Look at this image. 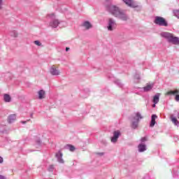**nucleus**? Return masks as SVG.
Listing matches in <instances>:
<instances>
[{"instance_id": "nucleus-1", "label": "nucleus", "mask_w": 179, "mask_h": 179, "mask_svg": "<svg viewBox=\"0 0 179 179\" xmlns=\"http://www.w3.org/2000/svg\"><path fill=\"white\" fill-rule=\"evenodd\" d=\"M106 9L109 13H111V15L115 16V17H118V19H120L124 22H127V20L129 19L124 10H120L117 6L111 4V1L110 0L106 1Z\"/></svg>"}, {"instance_id": "nucleus-2", "label": "nucleus", "mask_w": 179, "mask_h": 179, "mask_svg": "<svg viewBox=\"0 0 179 179\" xmlns=\"http://www.w3.org/2000/svg\"><path fill=\"white\" fill-rule=\"evenodd\" d=\"M161 36L162 37H164V38L167 39L169 43H171L175 45H179V38L173 36V34H171L170 32H162Z\"/></svg>"}, {"instance_id": "nucleus-3", "label": "nucleus", "mask_w": 179, "mask_h": 179, "mask_svg": "<svg viewBox=\"0 0 179 179\" xmlns=\"http://www.w3.org/2000/svg\"><path fill=\"white\" fill-rule=\"evenodd\" d=\"M143 116H142V115H141V113L137 112L136 113L135 116H133L131 118V128L133 129H136V128H138V127H139V122H140V120H143Z\"/></svg>"}, {"instance_id": "nucleus-4", "label": "nucleus", "mask_w": 179, "mask_h": 179, "mask_svg": "<svg viewBox=\"0 0 179 179\" xmlns=\"http://www.w3.org/2000/svg\"><path fill=\"white\" fill-rule=\"evenodd\" d=\"M154 23L157 24V26H164V27H167V26H169L167 20H166L164 17L160 16H156L155 17Z\"/></svg>"}, {"instance_id": "nucleus-5", "label": "nucleus", "mask_w": 179, "mask_h": 179, "mask_svg": "<svg viewBox=\"0 0 179 179\" xmlns=\"http://www.w3.org/2000/svg\"><path fill=\"white\" fill-rule=\"evenodd\" d=\"M115 27H117L115 21L113 18H109L108 30H109V31H113Z\"/></svg>"}, {"instance_id": "nucleus-6", "label": "nucleus", "mask_w": 179, "mask_h": 179, "mask_svg": "<svg viewBox=\"0 0 179 179\" xmlns=\"http://www.w3.org/2000/svg\"><path fill=\"white\" fill-rule=\"evenodd\" d=\"M121 136V131H115L113 132V136L111 137V142L113 143H116L117 141H118V138Z\"/></svg>"}, {"instance_id": "nucleus-7", "label": "nucleus", "mask_w": 179, "mask_h": 179, "mask_svg": "<svg viewBox=\"0 0 179 179\" xmlns=\"http://www.w3.org/2000/svg\"><path fill=\"white\" fill-rule=\"evenodd\" d=\"M179 90H175L174 91L171 90L166 92L167 96H171L176 94L175 100L176 101H179Z\"/></svg>"}, {"instance_id": "nucleus-8", "label": "nucleus", "mask_w": 179, "mask_h": 179, "mask_svg": "<svg viewBox=\"0 0 179 179\" xmlns=\"http://www.w3.org/2000/svg\"><path fill=\"white\" fill-rule=\"evenodd\" d=\"M127 6H129L130 8H138V4L135 3V1L132 0H122Z\"/></svg>"}, {"instance_id": "nucleus-9", "label": "nucleus", "mask_w": 179, "mask_h": 179, "mask_svg": "<svg viewBox=\"0 0 179 179\" xmlns=\"http://www.w3.org/2000/svg\"><path fill=\"white\" fill-rule=\"evenodd\" d=\"M50 72L51 73V75H52L53 76H57L58 75H59V71L58 69H57V68H55V66H52V67L50 69Z\"/></svg>"}, {"instance_id": "nucleus-10", "label": "nucleus", "mask_w": 179, "mask_h": 179, "mask_svg": "<svg viewBox=\"0 0 179 179\" xmlns=\"http://www.w3.org/2000/svg\"><path fill=\"white\" fill-rule=\"evenodd\" d=\"M154 87H155L154 83L147 84V85L143 88V90L145 92H150Z\"/></svg>"}, {"instance_id": "nucleus-11", "label": "nucleus", "mask_w": 179, "mask_h": 179, "mask_svg": "<svg viewBox=\"0 0 179 179\" xmlns=\"http://www.w3.org/2000/svg\"><path fill=\"white\" fill-rule=\"evenodd\" d=\"M156 118H157V116L156 115H152L151 121L150 122V128H153V127H155L156 124Z\"/></svg>"}, {"instance_id": "nucleus-12", "label": "nucleus", "mask_w": 179, "mask_h": 179, "mask_svg": "<svg viewBox=\"0 0 179 179\" xmlns=\"http://www.w3.org/2000/svg\"><path fill=\"white\" fill-rule=\"evenodd\" d=\"M16 120V114H11L8 117V124H12V122H15Z\"/></svg>"}, {"instance_id": "nucleus-13", "label": "nucleus", "mask_w": 179, "mask_h": 179, "mask_svg": "<svg viewBox=\"0 0 179 179\" xmlns=\"http://www.w3.org/2000/svg\"><path fill=\"white\" fill-rule=\"evenodd\" d=\"M83 27H85V29L87 30H89V29H92V27H93V25H92V24L90 23V22L89 21H85L83 24H82Z\"/></svg>"}, {"instance_id": "nucleus-14", "label": "nucleus", "mask_w": 179, "mask_h": 179, "mask_svg": "<svg viewBox=\"0 0 179 179\" xmlns=\"http://www.w3.org/2000/svg\"><path fill=\"white\" fill-rule=\"evenodd\" d=\"M59 24V21L58 20H54L53 21L50 22V26L51 27H53L54 29H57Z\"/></svg>"}, {"instance_id": "nucleus-15", "label": "nucleus", "mask_w": 179, "mask_h": 179, "mask_svg": "<svg viewBox=\"0 0 179 179\" xmlns=\"http://www.w3.org/2000/svg\"><path fill=\"white\" fill-rule=\"evenodd\" d=\"M159 100H160V93H157L153 96L152 103L154 104H157V103H159Z\"/></svg>"}, {"instance_id": "nucleus-16", "label": "nucleus", "mask_w": 179, "mask_h": 179, "mask_svg": "<svg viewBox=\"0 0 179 179\" xmlns=\"http://www.w3.org/2000/svg\"><path fill=\"white\" fill-rule=\"evenodd\" d=\"M138 152H140V153H142V152H145L146 150V145L141 143L138 145Z\"/></svg>"}, {"instance_id": "nucleus-17", "label": "nucleus", "mask_w": 179, "mask_h": 179, "mask_svg": "<svg viewBox=\"0 0 179 179\" xmlns=\"http://www.w3.org/2000/svg\"><path fill=\"white\" fill-rule=\"evenodd\" d=\"M62 152L59 151L58 153H56V157L59 162V163H64V159H62Z\"/></svg>"}, {"instance_id": "nucleus-18", "label": "nucleus", "mask_w": 179, "mask_h": 179, "mask_svg": "<svg viewBox=\"0 0 179 179\" xmlns=\"http://www.w3.org/2000/svg\"><path fill=\"white\" fill-rule=\"evenodd\" d=\"M38 99L40 100H42V99H44L45 97V91L41 90L38 92Z\"/></svg>"}, {"instance_id": "nucleus-19", "label": "nucleus", "mask_w": 179, "mask_h": 179, "mask_svg": "<svg viewBox=\"0 0 179 179\" xmlns=\"http://www.w3.org/2000/svg\"><path fill=\"white\" fill-rule=\"evenodd\" d=\"M3 100L6 103H10L12 101V98L10 97V95L5 94L3 95Z\"/></svg>"}, {"instance_id": "nucleus-20", "label": "nucleus", "mask_w": 179, "mask_h": 179, "mask_svg": "<svg viewBox=\"0 0 179 179\" xmlns=\"http://www.w3.org/2000/svg\"><path fill=\"white\" fill-rule=\"evenodd\" d=\"M64 149H68L70 152H75L76 148L71 144H67L64 146Z\"/></svg>"}, {"instance_id": "nucleus-21", "label": "nucleus", "mask_w": 179, "mask_h": 179, "mask_svg": "<svg viewBox=\"0 0 179 179\" xmlns=\"http://www.w3.org/2000/svg\"><path fill=\"white\" fill-rule=\"evenodd\" d=\"M171 120L172 122L174 123V125L179 127V121L177 120V118H176V117H173V115H171Z\"/></svg>"}, {"instance_id": "nucleus-22", "label": "nucleus", "mask_w": 179, "mask_h": 179, "mask_svg": "<svg viewBox=\"0 0 179 179\" xmlns=\"http://www.w3.org/2000/svg\"><path fill=\"white\" fill-rule=\"evenodd\" d=\"M114 83H115V85H117L119 87H124V84L121 83V80H116L114 81Z\"/></svg>"}, {"instance_id": "nucleus-23", "label": "nucleus", "mask_w": 179, "mask_h": 179, "mask_svg": "<svg viewBox=\"0 0 179 179\" xmlns=\"http://www.w3.org/2000/svg\"><path fill=\"white\" fill-rule=\"evenodd\" d=\"M10 36L12 37H17V31L13 30L10 32Z\"/></svg>"}, {"instance_id": "nucleus-24", "label": "nucleus", "mask_w": 179, "mask_h": 179, "mask_svg": "<svg viewBox=\"0 0 179 179\" xmlns=\"http://www.w3.org/2000/svg\"><path fill=\"white\" fill-rule=\"evenodd\" d=\"M173 15L179 19V10H173Z\"/></svg>"}, {"instance_id": "nucleus-25", "label": "nucleus", "mask_w": 179, "mask_h": 179, "mask_svg": "<svg viewBox=\"0 0 179 179\" xmlns=\"http://www.w3.org/2000/svg\"><path fill=\"white\" fill-rule=\"evenodd\" d=\"M147 141H148V137H146V136L142 137V138H141V143H143L146 142Z\"/></svg>"}, {"instance_id": "nucleus-26", "label": "nucleus", "mask_w": 179, "mask_h": 179, "mask_svg": "<svg viewBox=\"0 0 179 179\" xmlns=\"http://www.w3.org/2000/svg\"><path fill=\"white\" fill-rule=\"evenodd\" d=\"M48 171H54V165H50L48 167Z\"/></svg>"}, {"instance_id": "nucleus-27", "label": "nucleus", "mask_w": 179, "mask_h": 179, "mask_svg": "<svg viewBox=\"0 0 179 179\" xmlns=\"http://www.w3.org/2000/svg\"><path fill=\"white\" fill-rule=\"evenodd\" d=\"M34 43V44H36V45H38V47H41V45L40 41H35Z\"/></svg>"}, {"instance_id": "nucleus-28", "label": "nucleus", "mask_w": 179, "mask_h": 179, "mask_svg": "<svg viewBox=\"0 0 179 179\" xmlns=\"http://www.w3.org/2000/svg\"><path fill=\"white\" fill-rule=\"evenodd\" d=\"M2 5H3V0H0V9H2Z\"/></svg>"}, {"instance_id": "nucleus-29", "label": "nucleus", "mask_w": 179, "mask_h": 179, "mask_svg": "<svg viewBox=\"0 0 179 179\" xmlns=\"http://www.w3.org/2000/svg\"><path fill=\"white\" fill-rule=\"evenodd\" d=\"M48 16L49 17H55V15L54 13H52V14L48 15Z\"/></svg>"}, {"instance_id": "nucleus-30", "label": "nucleus", "mask_w": 179, "mask_h": 179, "mask_svg": "<svg viewBox=\"0 0 179 179\" xmlns=\"http://www.w3.org/2000/svg\"><path fill=\"white\" fill-rule=\"evenodd\" d=\"M3 163V158L2 157H0V164Z\"/></svg>"}, {"instance_id": "nucleus-31", "label": "nucleus", "mask_w": 179, "mask_h": 179, "mask_svg": "<svg viewBox=\"0 0 179 179\" xmlns=\"http://www.w3.org/2000/svg\"><path fill=\"white\" fill-rule=\"evenodd\" d=\"M36 143H38V145H41V140H37Z\"/></svg>"}, {"instance_id": "nucleus-32", "label": "nucleus", "mask_w": 179, "mask_h": 179, "mask_svg": "<svg viewBox=\"0 0 179 179\" xmlns=\"http://www.w3.org/2000/svg\"><path fill=\"white\" fill-rule=\"evenodd\" d=\"M0 179H6V177H5L2 175H0Z\"/></svg>"}, {"instance_id": "nucleus-33", "label": "nucleus", "mask_w": 179, "mask_h": 179, "mask_svg": "<svg viewBox=\"0 0 179 179\" xmlns=\"http://www.w3.org/2000/svg\"><path fill=\"white\" fill-rule=\"evenodd\" d=\"M98 155H99V156H103L104 155V152H98Z\"/></svg>"}, {"instance_id": "nucleus-34", "label": "nucleus", "mask_w": 179, "mask_h": 179, "mask_svg": "<svg viewBox=\"0 0 179 179\" xmlns=\"http://www.w3.org/2000/svg\"><path fill=\"white\" fill-rule=\"evenodd\" d=\"M26 122H27V121H22V124H26Z\"/></svg>"}, {"instance_id": "nucleus-35", "label": "nucleus", "mask_w": 179, "mask_h": 179, "mask_svg": "<svg viewBox=\"0 0 179 179\" xmlns=\"http://www.w3.org/2000/svg\"><path fill=\"white\" fill-rule=\"evenodd\" d=\"M69 50V48H66V51L68 52Z\"/></svg>"}, {"instance_id": "nucleus-36", "label": "nucleus", "mask_w": 179, "mask_h": 179, "mask_svg": "<svg viewBox=\"0 0 179 179\" xmlns=\"http://www.w3.org/2000/svg\"><path fill=\"white\" fill-rule=\"evenodd\" d=\"M30 117L31 118H33V113H31Z\"/></svg>"}, {"instance_id": "nucleus-37", "label": "nucleus", "mask_w": 179, "mask_h": 179, "mask_svg": "<svg viewBox=\"0 0 179 179\" xmlns=\"http://www.w3.org/2000/svg\"><path fill=\"white\" fill-rule=\"evenodd\" d=\"M152 107H153V108L156 107V104L154 103V104L152 105Z\"/></svg>"}, {"instance_id": "nucleus-38", "label": "nucleus", "mask_w": 179, "mask_h": 179, "mask_svg": "<svg viewBox=\"0 0 179 179\" xmlns=\"http://www.w3.org/2000/svg\"><path fill=\"white\" fill-rule=\"evenodd\" d=\"M137 79H141V78H140V77H138Z\"/></svg>"}, {"instance_id": "nucleus-39", "label": "nucleus", "mask_w": 179, "mask_h": 179, "mask_svg": "<svg viewBox=\"0 0 179 179\" xmlns=\"http://www.w3.org/2000/svg\"><path fill=\"white\" fill-rule=\"evenodd\" d=\"M27 121H30V120H28Z\"/></svg>"}]
</instances>
